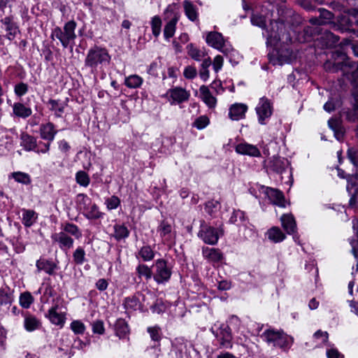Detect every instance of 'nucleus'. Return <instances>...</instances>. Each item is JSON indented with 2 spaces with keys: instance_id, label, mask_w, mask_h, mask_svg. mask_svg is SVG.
<instances>
[{
  "instance_id": "f257e3e1",
  "label": "nucleus",
  "mask_w": 358,
  "mask_h": 358,
  "mask_svg": "<svg viewBox=\"0 0 358 358\" xmlns=\"http://www.w3.org/2000/svg\"><path fill=\"white\" fill-rule=\"evenodd\" d=\"M110 61L108 51L106 48L95 45L88 50L85 65L91 69L92 73H96L101 71L103 66L108 65Z\"/></svg>"
},
{
  "instance_id": "f03ea898",
  "label": "nucleus",
  "mask_w": 358,
  "mask_h": 358,
  "mask_svg": "<svg viewBox=\"0 0 358 358\" xmlns=\"http://www.w3.org/2000/svg\"><path fill=\"white\" fill-rule=\"evenodd\" d=\"M76 26V22L74 20H70L64 24L63 29L56 27L52 29L50 38L52 40L58 39L64 48L69 46L73 48L74 41L76 38L75 33Z\"/></svg>"
},
{
  "instance_id": "7ed1b4c3",
  "label": "nucleus",
  "mask_w": 358,
  "mask_h": 358,
  "mask_svg": "<svg viewBox=\"0 0 358 358\" xmlns=\"http://www.w3.org/2000/svg\"><path fill=\"white\" fill-rule=\"evenodd\" d=\"M262 337L268 343H272L274 347H278L283 350H287L293 343V338L285 334L282 331L267 329L262 335Z\"/></svg>"
},
{
  "instance_id": "20e7f679",
  "label": "nucleus",
  "mask_w": 358,
  "mask_h": 358,
  "mask_svg": "<svg viewBox=\"0 0 358 358\" xmlns=\"http://www.w3.org/2000/svg\"><path fill=\"white\" fill-rule=\"evenodd\" d=\"M78 202L80 210L88 220H97L103 216V213L99 210L96 203H92V199L86 194H79Z\"/></svg>"
},
{
  "instance_id": "39448f33",
  "label": "nucleus",
  "mask_w": 358,
  "mask_h": 358,
  "mask_svg": "<svg viewBox=\"0 0 358 358\" xmlns=\"http://www.w3.org/2000/svg\"><path fill=\"white\" fill-rule=\"evenodd\" d=\"M198 236L206 244L215 245L218 241L220 235L215 228L206 224L203 221L201 224V229L198 233Z\"/></svg>"
},
{
  "instance_id": "423d86ee",
  "label": "nucleus",
  "mask_w": 358,
  "mask_h": 358,
  "mask_svg": "<svg viewBox=\"0 0 358 358\" xmlns=\"http://www.w3.org/2000/svg\"><path fill=\"white\" fill-rule=\"evenodd\" d=\"M156 271L153 276L154 280L158 284H163L169 281L171 276V271L167 266L166 262L163 259H159L155 264Z\"/></svg>"
},
{
  "instance_id": "0eeeda50",
  "label": "nucleus",
  "mask_w": 358,
  "mask_h": 358,
  "mask_svg": "<svg viewBox=\"0 0 358 358\" xmlns=\"http://www.w3.org/2000/svg\"><path fill=\"white\" fill-rule=\"evenodd\" d=\"M256 112L259 122L261 124H265V120L269 118L273 113L272 103L266 97L261 98L256 107Z\"/></svg>"
},
{
  "instance_id": "6e6552de",
  "label": "nucleus",
  "mask_w": 358,
  "mask_h": 358,
  "mask_svg": "<svg viewBox=\"0 0 358 358\" xmlns=\"http://www.w3.org/2000/svg\"><path fill=\"white\" fill-rule=\"evenodd\" d=\"M271 24V30L267 31L268 43L276 45V43L282 39L285 38L286 41L290 40L289 36L286 35L285 37V34H282V29L285 28L283 23L275 22L274 23L272 22Z\"/></svg>"
},
{
  "instance_id": "1a4fd4ad",
  "label": "nucleus",
  "mask_w": 358,
  "mask_h": 358,
  "mask_svg": "<svg viewBox=\"0 0 358 358\" xmlns=\"http://www.w3.org/2000/svg\"><path fill=\"white\" fill-rule=\"evenodd\" d=\"M51 238L54 243H58L60 249L69 250L73 245V239L62 231L52 234Z\"/></svg>"
},
{
  "instance_id": "9d476101",
  "label": "nucleus",
  "mask_w": 358,
  "mask_h": 358,
  "mask_svg": "<svg viewBox=\"0 0 358 358\" xmlns=\"http://www.w3.org/2000/svg\"><path fill=\"white\" fill-rule=\"evenodd\" d=\"M6 27V31L7 32L6 37L9 41H13L16 36L17 34L20 31L19 27L17 24L14 22L13 15H9L0 21Z\"/></svg>"
},
{
  "instance_id": "9b49d317",
  "label": "nucleus",
  "mask_w": 358,
  "mask_h": 358,
  "mask_svg": "<svg viewBox=\"0 0 358 358\" xmlns=\"http://www.w3.org/2000/svg\"><path fill=\"white\" fill-rule=\"evenodd\" d=\"M36 266L38 272L43 271L48 275H54L57 269V264L51 259L41 257L36 262Z\"/></svg>"
},
{
  "instance_id": "f8f14e48",
  "label": "nucleus",
  "mask_w": 358,
  "mask_h": 358,
  "mask_svg": "<svg viewBox=\"0 0 358 358\" xmlns=\"http://www.w3.org/2000/svg\"><path fill=\"white\" fill-rule=\"evenodd\" d=\"M39 131L41 138L49 142L54 140L57 133L55 124L50 122L41 124Z\"/></svg>"
},
{
  "instance_id": "ddd939ff",
  "label": "nucleus",
  "mask_w": 358,
  "mask_h": 358,
  "mask_svg": "<svg viewBox=\"0 0 358 358\" xmlns=\"http://www.w3.org/2000/svg\"><path fill=\"white\" fill-rule=\"evenodd\" d=\"M293 57V52L288 48H281L276 52V58L271 59L270 62L273 64L282 65L284 63H289Z\"/></svg>"
},
{
  "instance_id": "4468645a",
  "label": "nucleus",
  "mask_w": 358,
  "mask_h": 358,
  "mask_svg": "<svg viewBox=\"0 0 358 358\" xmlns=\"http://www.w3.org/2000/svg\"><path fill=\"white\" fill-rule=\"evenodd\" d=\"M206 43L214 48L224 52L222 48L224 45V40L220 33L217 31L209 32L206 36Z\"/></svg>"
},
{
  "instance_id": "2eb2a0df",
  "label": "nucleus",
  "mask_w": 358,
  "mask_h": 358,
  "mask_svg": "<svg viewBox=\"0 0 358 358\" xmlns=\"http://www.w3.org/2000/svg\"><path fill=\"white\" fill-rule=\"evenodd\" d=\"M167 93L173 101L178 103L187 101L190 96L187 91L179 87L170 89Z\"/></svg>"
},
{
  "instance_id": "dca6fc26",
  "label": "nucleus",
  "mask_w": 358,
  "mask_h": 358,
  "mask_svg": "<svg viewBox=\"0 0 358 358\" xmlns=\"http://www.w3.org/2000/svg\"><path fill=\"white\" fill-rule=\"evenodd\" d=\"M248 110V106L243 103H235L229 108V117L232 120H239L243 119L245 116V113Z\"/></svg>"
},
{
  "instance_id": "f3484780",
  "label": "nucleus",
  "mask_w": 358,
  "mask_h": 358,
  "mask_svg": "<svg viewBox=\"0 0 358 358\" xmlns=\"http://www.w3.org/2000/svg\"><path fill=\"white\" fill-rule=\"evenodd\" d=\"M220 341L221 346L229 348H231L232 335L230 327L227 324H222L220 328Z\"/></svg>"
},
{
  "instance_id": "a211bd4d",
  "label": "nucleus",
  "mask_w": 358,
  "mask_h": 358,
  "mask_svg": "<svg viewBox=\"0 0 358 358\" xmlns=\"http://www.w3.org/2000/svg\"><path fill=\"white\" fill-rule=\"evenodd\" d=\"M266 194L273 204L280 207H285V196L282 192L277 189L268 187L266 189Z\"/></svg>"
},
{
  "instance_id": "6ab92c4d",
  "label": "nucleus",
  "mask_w": 358,
  "mask_h": 358,
  "mask_svg": "<svg viewBox=\"0 0 358 358\" xmlns=\"http://www.w3.org/2000/svg\"><path fill=\"white\" fill-rule=\"evenodd\" d=\"M236 151L238 154L249 155L251 157H259L261 155L259 150L253 145L246 143H239L236 147Z\"/></svg>"
},
{
  "instance_id": "aec40b11",
  "label": "nucleus",
  "mask_w": 358,
  "mask_h": 358,
  "mask_svg": "<svg viewBox=\"0 0 358 358\" xmlns=\"http://www.w3.org/2000/svg\"><path fill=\"white\" fill-rule=\"evenodd\" d=\"M57 305L52 306L48 310V313L46 316L48 317V319L52 324L60 327H63L65 322L66 317L63 313H59L57 311Z\"/></svg>"
},
{
  "instance_id": "412c9836",
  "label": "nucleus",
  "mask_w": 358,
  "mask_h": 358,
  "mask_svg": "<svg viewBox=\"0 0 358 358\" xmlns=\"http://www.w3.org/2000/svg\"><path fill=\"white\" fill-rule=\"evenodd\" d=\"M280 221L283 229L288 234H294L296 231V224L292 215L284 214Z\"/></svg>"
},
{
  "instance_id": "4be33fe9",
  "label": "nucleus",
  "mask_w": 358,
  "mask_h": 358,
  "mask_svg": "<svg viewBox=\"0 0 358 358\" xmlns=\"http://www.w3.org/2000/svg\"><path fill=\"white\" fill-rule=\"evenodd\" d=\"M202 254L205 259L213 263L220 262L222 258V254L219 249L203 247Z\"/></svg>"
},
{
  "instance_id": "5701e85b",
  "label": "nucleus",
  "mask_w": 358,
  "mask_h": 358,
  "mask_svg": "<svg viewBox=\"0 0 358 358\" xmlns=\"http://www.w3.org/2000/svg\"><path fill=\"white\" fill-rule=\"evenodd\" d=\"M201 98L204 103L210 108H214L216 105V99L211 94L208 87L201 85L199 88Z\"/></svg>"
},
{
  "instance_id": "b1692460",
  "label": "nucleus",
  "mask_w": 358,
  "mask_h": 358,
  "mask_svg": "<svg viewBox=\"0 0 358 358\" xmlns=\"http://www.w3.org/2000/svg\"><path fill=\"white\" fill-rule=\"evenodd\" d=\"M38 214L34 210L22 209V224L26 227H31L36 221Z\"/></svg>"
},
{
  "instance_id": "393cba45",
  "label": "nucleus",
  "mask_w": 358,
  "mask_h": 358,
  "mask_svg": "<svg viewBox=\"0 0 358 358\" xmlns=\"http://www.w3.org/2000/svg\"><path fill=\"white\" fill-rule=\"evenodd\" d=\"M21 145L27 151L34 150L37 146L36 138L27 133L21 134Z\"/></svg>"
},
{
  "instance_id": "a878e982",
  "label": "nucleus",
  "mask_w": 358,
  "mask_h": 358,
  "mask_svg": "<svg viewBox=\"0 0 358 358\" xmlns=\"http://www.w3.org/2000/svg\"><path fill=\"white\" fill-rule=\"evenodd\" d=\"M268 238L273 243H279L286 238L285 234L278 227H273L266 232Z\"/></svg>"
},
{
  "instance_id": "bb28decb",
  "label": "nucleus",
  "mask_w": 358,
  "mask_h": 358,
  "mask_svg": "<svg viewBox=\"0 0 358 358\" xmlns=\"http://www.w3.org/2000/svg\"><path fill=\"white\" fill-rule=\"evenodd\" d=\"M270 166L273 171L278 173H281L287 168L288 165V161L285 158L274 157L270 162Z\"/></svg>"
},
{
  "instance_id": "cd10ccee",
  "label": "nucleus",
  "mask_w": 358,
  "mask_h": 358,
  "mask_svg": "<svg viewBox=\"0 0 358 358\" xmlns=\"http://www.w3.org/2000/svg\"><path fill=\"white\" fill-rule=\"evenodd\" d=\"M48 104L50 106V110L53 111L55 115L61 117L64 112V109L67 106L66 102H60L59 100L50 99Z\"/></svg>"
},
{
  "instance_id": "c85d7f7f",
  "label": "nucleus",
  "mask_w": 358,
  "mask_h": 358,
  "mask_svg": "<svg viewBox=\"0 0 358 358\" xmlns=\"http://www.w3.org/2000/svg\"><path fill=\"white\" fill-rule=\"evenodd\" d=\"M13 113L22 118H27L31 115L32 110L30 108L25 106L22 103H15L13 105Z\"/></svg>"
},
{
  "instance_id": "c756f323",
  "label": "nucleus",
  "mask_w": 358,
  "mask_h": 358,
  "mask_svg": "<svg viewBox=\"0 0 358 358\" xmlns=\"http://www.w3.org/2000/svg\"><path fill=\"white\" fill-rule=\"evenodd\" d=\"M183 6L187 18L192 22L196 20L198 18L196 7L191 1L187 0L183 2Z\"/></svg>"
},
{
  "instance_id": "7c9ffc66",
  "label": "nucleus",
  "mask_w": 358,
  "mask_h": 358,
  "mask_svg": "<svg viewBox=\"0 0 358 358\" xmlns=\"http://www.w3.org/2000/svg\"><path fill=\"white\" fill-rule=\"evenodd\" d=\"M13 296L5 288L0 289V312L3 310V307L8 309L13 302Z\"/></svg>"
},
{
  "instance_id": "2f4dec72",
  "label": "nucleus",
  "mask_w": 358,
  "mask_h": 358,
  "mask_svg": "<svg viewBox=\"0 0 358 358\" xmlns=\"http://www.w3.org/2000/svg\"><path fill=\"white\" fill-rule=\"evenodd\" d=\"M115 334L120 338H125L129 334V327L123 319H118L115 324Z\"/></svg>"
},
{
  "instance_id": "473e14b6",
  "label": "nucleus",
  "mask_w": 358,
  "mask_h": 358,
  "mask_svg": "<svg viewBox=\"0 0 358 358\" xmlns=\"http://www.w3.org/2000/svg\"><path fill=\"white\" fill-rule=\"evenodd\" d=\"M179 20V15L175 14L174 17L166 23L164 29V34L166 38H170L173 36L176 31V25Z\"/></svg>"
},
{
  "instance_id": "72a5a7b5",
  "label": "nucleus",
  "mask_w": 358,
  "mask_h": 358,
  "mask_svg": "<svg viewBox=\"0 0 358 358\" xmlns=\"http://www.w3.org/2000/svg\"><path fill=\"white\" fill-rule=\"evenodd\" d=\"M63 232L74 236L76 239H79L82 236V233L78 227L73 223H65L62 225Z\"/></svg>"
},
{
  "instance_id": "f704fd0d",
  "label": "nucleus",
  "mask_w": 358,
  "mask_h": 358,
  "mask_svg": "<svg viewBox=\"0 0 358 358\" xmlns=\"http://www.w3.org/2000/svg\"><path fill=\"white\" fill-rule=\"evenodd\" d=\"M187 49L189 56L196 61H201L206 55L204 50L198 49L192 43L187 45Z\"/></svg>"
},
{
  "instance_id": "c9c22d12",
  "label": "nucleus",
  "mask_w": 358,
  "mask_h": 358,
  "mask_svg": "<svg viewBox=\"0 0 358 358\" xmlns=\"http://www.w3.org/2000/svg\"><path fill=\"white\" fill-rule=\"evenodd\" d=\"M41 326V321L35 316L29 315L24 318V327L29 331H34Z\"/></svg>"
},
{
  "instance_id": "e433bc0d",
  "label": "nucleus",
  "mask_w": 358,
  "mask_h": 358,
  "mask_svg": "<svg viewBox=\"0 0 358 358\" xmlns=\"http://www.w3.org/2000/svg\"><path fill=\"white\" fill-rule=\"evenodd\" d=\"M137 257L141 258L144 262H149L154 259L155 252L150 245H144L138 250Z\"/></svg>"
},
{
  "instance_id": "4c0bfd02",
  "label": "nucleus",
  "mask_w": 358,
  "mask_h": 358,
  "mask_svg": "<svg viewBox=\"0 0 358 358\" xmlns=\"http://www.w3.org/2000/svg\"><path fill=\"white\" fill-rule=\"evenodd\" d=\"M10 177L13 178L17 182L23 185H29L31 182L30 176L21 171L13 172Z\"/></svg>"
},
{
  "instance_id": "58836bf2",
  "label": "nucleus",
  "mask_w": 358,
  "mask_h": 358,
  "mask_svg": "<svg viewBox=\"0 0 358 358\" xmlns=\"http://www.w3.org/2000/svg\"><path fill=\"white\" fill-rule=\"evenodd\" d=\"M34 302V298L29 292H24L20 294L19 303L23 308H29Z\"/></svg>"
},
{
  "instance_id": "ea45409f",
  "label": "nucleus",
  "mask_w": 358,
  "mask_h": 358,
  "mask_svg": "<svg viewBox=\"0 0 358 358\" xmlns=\"http://www.w3.org/2000/svg\"><path fill=\"white\" fill-rule=\"evenodd\" d=\"M129 231L124 225L115 224L114 226V237L116 240H121L128 237Z\"/></svg>"
},
{
  "instance_id": "a19ab883",
  "label": "nucleus",
  "mask_w": 358,
  "mask_h": 358,
  "mask_svg": "<svg viewBox=\"0 0 358 358\" xmlns=\"http://www.w3.org/2000/svg\"><path fill=\"white\" fill-rule=\"evenodd\" d=\"M136 273L138 278L145 277L146 280H150L152 275V271L147 265L141 264L136 267Z\"/></svg>"
},
{
  "instance_id": "79ce46f5",
  "label": "nucleus",
  "mask_w": 358,
  "mask_h": 358,
  "mask_svg": "<svg viewBox=\"0 0 358 358\" xmlns=\"http://www.w3.org/2000/svg\"><path fill=\"white\" fill-rule=\"evenodd\" d=\"M124 305L127 310H135L140 308L141 303L136 296H133L126 298Z\"/></svg>"
},
{
  "instance_id": "37998d69",
  "label": "nucleus",
  "mask_w": 358,
  "mask_h": 358,
  "mask_svg": "<svg viewBox=\"0 0 358 358\" xmlns=\"http://www.w3.org/2000/svg\"><path fill=\"white\" fill-rule=\"evenodd\" d=\"M143 79L137 75H131L125 79V85L129 88H137L141 85Z\"/></svg>"
},
{
  "instance_id": "c03bdc74",
  "label": "nucleus",
  "mask_w": 358,
  "mask_h": 358,
  "mask_svg": "<svg viewBox=\"0 0 358 358\" xmlns=\"http://www.w3.org/2000/svg\"><path fill=\"white\" fill-rule=\"evenodd\" d=\"M246 221L245 213L240 210H234L230 217L229 222L233 224H243Z\"/></svg>"
},
{
  "instance_id": "a18cd8bd",
  "label": "nucleus",
  "mask_w": 358,
  "mask_h": 358,
  "mask_svg": "<svg viewBox=\"0 0 358 358\" xmlns=\"http://www.w3.org/2000/svg\"><path fill=\"white\" fill-rule=\"evenodd\" d=\"M85 252L81 247H78L73 253V261L78 265H81L85 262Z\"/></svg>"
},
{
  "instance_id": "49530a36",
  "label": "nucleus",
  "mask_w": 358,
  "mask_h": 358,
  "mask_svg": "<svg viewBox=\"0 0 358 358\" xmlns=\"http://www.w3.org/2000/svg\"><path fill=\"white\" fill-rule=\"evenodd\" d=\"M151 27L152 34L157 37L161 32L162 20L159 16H155L151 20Z\"/></svg>"
},
{
  "instance_id": "de8ad7c7",
  "label": "nucleus",
  "mask_w": 358,
  "mask_h": 358,
  "mask_svg": "<svg viewBox=\"0 0 358 358\" xmlns=\"http://www.w3.org/2000/svg\"><path fill=\"white\" fill-rule=\"evenodd\" d=\"M76 182L81 186L87 187L90 184V178L88 175L83 171L77 172L76 175Z\"/></svg>"
},
{
  "instance_id": "09e8293b",
  "label": "nucleus",
  "mask_w": 358,
  "mask_h": 358,
  "mask_svg": "<svg viewBox=\"0 0 358 358\" xmlns=\"http://www.w3.org/2000/svg\"><path fill=\"white\" fill-rule=\"evenodd\" d=\"M345 66H346V64L343 62L334 63L332 64L329 62L324 63V69L326 70H329L332 72H338V71H344L343 68Z\"/></svg>"
},
{
  "instance_id": "8fccbe9b",
  "label": "nucleus",
  "mask_w": 358,
  "mask_h": 358,
  "mask_svg": "<svg viewBox=\"0 0 358 358\" xmlns=\"http://www.w3.org/2000/svg\"><path fill=\"white\" fill-rule=\"evenodd\" d=\"M158 231L160 233L162 237H164L171 234L172 227L166 221H162L158 227Z\"/></svg>"
},
{
  "instance_id": "3c124183",
  "label": "nucleus",
  "mask_w": 358,
  "mask_h": 358,
  "mask_svg": "<svg viewBox=\"0 0 358 358\" xmlns=\"http://www.w3.org/2000/svg\"><path fill=\"white\" fill-rule=\"evenodd\" d=\"M150 309L152 313L161 314L165 312L166 309V306L161 299H157L156 302L151 306Z\"/></svg>"
},
{
  "instance_id": "603ef678",
  "label": "nucleus",
  "mask_w": 358,
  "mask_h": 358,
  "mask_svg": "<svg viewBox=\"0 0 358 358\" xmlns=\"http://www.w3.org/2000/svg\"><path fill=\"white\" fill-rule=\"evenodd\" d=\"M71 329L76 334H83L85 331V326L82 322L74 320L71 323Z\"/></svg>"
},
{
  "instance_id": "864d4df0",
  "label": "nucleus",
  "mask_w": 358,
  "mask_h": 358,
  "mask_svg": "<svg viewBox=\"0 0 358 358\" xmlns=\"http://www.w3.org/2000/svg\"><path fill=\"white\" fill-rule=\"evenodd\" d=\"M161 329L158 326L148 328V332L150 334L151 339L154 341H159L162 338Z\"/></svg>"
},
{
  "instance_id": "5fc2aeb1",
  "label": "nucleus",
  "mask_w": 358,
  "mask_h": 358,
  "mask_svg": "<svg viewBox=\"0 0 358 358\" xmlns=\"http://www.w3.org/2000/svg\"><path fill=\"white\" fill-rule=\"evenodd\" d=\"M209 124V119L206 115L199 117L195 120L193 125L199 129L205 128Z\"/></svg>"
},
{
  "instance_id": "6e6d98bb",
  "label": "nucleus",
  "mask_w": 358,
  "mask_h": 358,
  "mask_svg": "<svg viewBox=\"0 0 358 358\" xmlns=\"http://www.w3.org/2000/svg\"><path fill=\"white\" fill-rule=\"evenodd\" d=\"M218 208L219 203L217 201H210L206 203L205 210L209 215L213 216Z\"/></svg>"
},
{
  "instance_id": "4d7b16f0",
  "label": "nucleus",
  "mask_w": 358,
  "mask_h": 358,
  "mask_svg": "<svg viewBox=\"0 0 358 358\" xmlns=\"http://www.w3.org/2000/svg\"><path fill=\"white\" fill-rule=\"evenodd\" d=\"M352 78L353 79V83L356 86V90L353 92L355 99V108L356 110H358V69L352 72Z\"/></svg>"
},
{
  "instance_id": "13d9d810",
  "label": "nucleus",
  "mask_w": 358,
  "mask_h": 358,
  "mask_svg": "<svg viewBox=\"0 0 358 358\" xmlns=\"http://www.w3.org/2000/svg\"><path fill=\"white\" fill-rule=\"evenodd\" d=\"M106 204L108 210L115 209L120 204V200L117 196H112L106 201Z\"/></svg>"
},
{
  "instance_id": "bf43d9fd",
  "label": "nucleus",
  "mask_w": 358,
  "mask_h": 358,
  "mask_svg": "<svg viewBox=\"0 0 358 358\" xmlns=\"http://www.w3.org/2000/svg\"><path fill=\"white\" fill-rule=\"evenodd\" d=\"M251 22L252 24L261 28H264L266 26V20L263 15H252L251 17Z\"/></svg>"
},
{
  "instance_id": "052dcab7",
  "label": "nucleus",
  "mask_w": 358,
  "mask_h": 358,
  "mask_svg": "<svg viewBox=\"0 0 358 358\" xmlns=\"http://www.w3.org/2000/svg\"><path fill=\"white\" fill-rule=\"evenodd\" d=\"M161 67V62H153L150 65L148 73L153 76L157 77L159 75V70Z\"/></svg>"
},
{
  "instance_id": "680f3d73",
  "label": "nucleus",
  "mask_w": 358,
  "mask_h": 358,
  "mask_svg": "<svg viewBox=\"0 0 358 358\" xmlns=\"http://www.w3.org/2000/svg\"><path fill=\"white\" fill-rule=\"evenodd\" d=\"M92 331L94 334H103L105 331L103 322L101 320H96L92 323Z\"/></svg>"
},
{
  "instance_id": "e2e57ef3",
  "label": "nucleus",
  "mask_w": 358,
  "mask_h": 358,
  "mask_svg": "<svg viewBox=\"0 0 358 358\" xmlns=\"http://www.w3.org/2000/svg\"><path fill=\"white\" fill-rule=\"evenodd\" d=\"M28 91V85L26 83H20L15 86V93L18 96H22Z\"/></svg>"
},
{
  "instance_id": "0e129e2a",
  "label": "nucleus",
  "mask_w": 358,
  "mask_h": 358,
  "mask_svg": "<svg viewBox=\"0 0 358 358\" xmlns=\"http://www.w3.org/2000/svg\"><path fill=\"white\" fill-rule=\"evenodd\" d=\"M197 71L195 67L192 66H187L183 72V75L187 79H193L196 77Z\"/></svg>"
},
{
  "instance_id": "69168bd1",
  "label": "nucleus",
  "mask_w": 358,
  "mask_h": 358,
  "mask_svg": "<svg viewBox=\"0 0 358 358\" xmlns=\"http://www.w3.org/2000/svg\"><path fill=\"white\" fill-rule=\"evenodd\" d=\"M223 58L220 55H217L214 58L213 66L215 72H218L222 67Z\"/></svg>"
},
{
  "instance_id": "338daca9",
  "label": "nucleus",
  "mask_w": 358,
  "mask_h": 358,
  "mask_svg": "<svg viewBox=\"0 0 358 358\" xmlns=\"http://www.w3.org/2000/svg\"><path fill=\"white\" fill-rule=\"evenodd\" d=\"M313 336L316 339L322 338V343L324 344H326L328 342L329 334L327 331H322L321 330H318L314 334Z\"/></svg>"
},
{
  "instance_id": "774afa93",
  "label": "nucleus",
  "mask_w": 358,
  "mask_h": 358,
  "mask_svg": "<svg viewBox=\"0 0 358 358\" xmlns=\"http://www.w3.org/2000/svg\"><path fill=\"white\" fill-rule=\"evenodd\" d=\"M349 205L352 208H358V191H356L350 198Z\"/></svg>"
}]
</instances>
